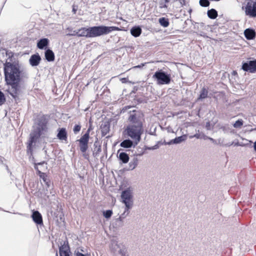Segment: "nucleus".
<instances>
[{
	"instance_id": "6e6552de",
	"label": "nucleus",
	"mask_w": 256,
	"mask_h": 256,
	"mask_svg": "<svg viewBox=\"0 0 256 256\" xmlns=\"http://www.w3.org/2000/svg\"><path fill=\"white\" fill-rule=\"evenodd\" d=\"M242 70L245 72H250V73L256 72V60L254 59L243 62L242 64Z\"/></svg>"
},
{
	"instance_id": "20e7f679",
	"label": "nucleus",
	"mask_w": 256,
	"mask_h": 256,
	"mask_svg": "<svg viewBox=\"0 0 256 256\" xmlns=\"http://www.w3.org/2000/svg\"><path fill=\"white\" fill-rule=\"evenodd\" d=\"M143 126L142 122L138 124H128L124 130V132L132 140L136 141V144L139 143L141 140V136L143 134Z\"/></svg>"
},
{
	"instance_id": "a878e982",
	"label": "nucleus",
	"mask_w": 256,
	"mask_h": 256,
	"mask_svg": "<svg viewBox=\"0 0 256 256\" xmlns=\"http://www.w3.org/2000/svg\"><path fill=\"white\" fill-rule=\"evenodd\" d=\"M138 160L136 158H134L129 163V168L128 169V170H133L134 169L136 166H138Z\"/></svg>"
},
{
	"instance_id": "412c9836",
	"label": "nucleus",
	"mask_w": 256,
	"mask_h": 256,
	"mask_svg": "<svg viewBox=\"0 0 256 256\" xmlns=\"http://www.w3.org/2000/svg\"><path fill=\"white\" fill-rule=\"evenodd\" d=\"M208 92L206 88L203 87L200 92V95L198 98V100H202L208 97Z\"/></svg>"
},
{
	"instance_id": "4d7b16f0",
	"label": "nucleus",
	"mask_w": 256,
	"mask_h": 256,
	"mask_svg": "<svg viewBox=\"0 0 256 256\" xmlns=\"http://www.w3.org/2000/svg\"><path fill=\"white\" fill-rule=\"evenodd\" d=\"M121 218H122V216H120V218H118V219L120 220H121Z\"/></svg>"
},
{
	"instance_id": "e433bc0d",
	"label": "nucleus",
	"mask_w": 256,
	"mask_h": 256,
	"mask_svg": "<svg viewBox=\"0 0 256 256\" xmlns=\"http://www.w3.org/2000/svg\"><path fill=\"white\" fill-rule=\"evenodd\" d=\"M206 128L207 130H211L210 122H206Z\"/></svg>"
},
{
	"instance_id": "5701e85b",
	"label": "nucleus",
	"mask_w": 256,
	"mask_h": 256,
	"mask_svg": "<svg viewBox=\"0 0 256 256\" xmlns=\"http://www.w3.org/2000/svg\"><path fill=\"white\" fill-rule=\"evenodd\" d=\"M207 15L208 17L210 19H216L218 16V12L214 8H211L207 12Z\"/></svg>"
},
{
	"instance_id": "a18cd8bd",
	"label": "nucleus",
	"mask_w": 256,
	"mask_h": 256,
	"mask_svg": "<svg viewBox=\"0 0 256 256\" xmlns=\"http://www.w3.org/2000/svg\"><path fill=\"white\" fill-rule=\"evenodd\" d=\"M132 107L131 106H125L124 108H123V110H126L128 109H130L131 108H132Z\"/></svg>"
},
{
	"instance_id": "aec40b11",
	"label": "nucleus",
	"mask_w": 256,
	"mask_h": 256,
	"mask_svg": "<svg viewBox=\"0 0 256 256\" xmlns=\"http://www.w3.org/2000/svg\"><path fill=\"white\" fill-rule=\"evenodd\" d=\"M142 30L140 26H134L130 29L131 34L135 38L139 36L142 34Z\"/></svg>"
},
{
	"instance_id": "4c0bfd02",
	"label": "nucleus",
	"mask_w": 256,
	"mask_h": 256,
	"mask_svg": "<svg viewBox=\"0 0 256 256\" xmlns=\"http://www.w3.org/2000/svg\"><path fill=\"white\" fill-rule=\"evenodd\" d=\"M37 174L39 176L40 178H42V176H44L46 174L44 172H42L39 170H36Z\"/></svg>"
},
{
	"instance_id": "3c124183",
	"label": "nucleus",
	"mask_w": 256,
	"mask_h": 256,
	"mask_svg": "<svg viewBox=\"0 0 256 256\" xmlns=\"http://www.w3.org/2000/svg\"><path fill=\"white\" fill-rule=\"evenodd\" d=\"M100 150H101V148H100V147H99V148H98V152H100Z\"/></svg>"
},
{
	"instance_id": "ddd939ff",
	"label": "nucleus",
	"mask_w": 256,
	"mask_h": 256,
	"mask_svg": "<svg viewBox=\"0 0 256 256\" xmlns=\"http://www.w3.org/2000/svg\"><path fill=\"white\" fill-rule=\"evenodd\" d=\"M136 141L131 140L129 138L126 139L122 142L120 144V146L122 148H135L138 143L136 144Z\"/></svg>"
},
{
	"instance_id": "0eeeda50",
	"label": "nucleus",
	"mask_w": 256,
	"mask_h": 256,
	"mask_svg": "<svg viewBox=\"0 0 256 256\" xmlns=\"http://www.w3.org/2000/svg\"><path fill=\"white\" fill-rule=\"evenodd\" d=\"M90 128H88L86 132L78 140L79 142L80 150L82 153H85L88 149Z\"/></svg>"
},
{
	"instance_id": "bb28decb",
	"label": "nucleus",
	"mask_w": 256,
	"mask_h": 256,
	"mask_svg": "<svg viewBox=\"0 0 256 256\" xmlns=\"http://www.w3.org/2000/svg\"><path fill=\"white\" fill-rule=\"evenodd\" d=\"M40 178L42 180L43 182L46 186V188H49L50 186V181L48 178L47 175L45 174L44 176H42V178ZM46 190H48V189H46Z\"/></svg>"
},
{
	"instance_id": "1a4fd4ad",
	"label": "nucleus",
	"mask_w": 256,
	"mask_h": 256,
	"mask_svg": "<svg viewBox=\"0 0 256 256\" xmlns=\"http://www.w3.org/2000/svg\"><path fill=\"white\" fill-rule=\"evenodd\" d=\"M245 13L250 18H256V1L248 2L245 7Z\"/></svg>"
},
{
	"instance_id": "ea45409f",
	"label": "nucleus",
	"mask_w": 256,
	"mask_h": 256,
	"mask_svg": "<svg viewBox=\"0 0 256 256\" xmlns=\"http://www.w3.org/2000/svg\"><path fill=\"white\" fill-rule=\"evenodd\" d=\"M158 148V144H156L155 146H153L149 148L148 149V150H156V149Z\"/></svg>"
},
{
	"instance_id": "6ab92c4d",
	"label": "nucleus",
	"mask_w": 256,
	"mask_h": 256,
	"mask_svg": "<svg viewBox=\"0 0 256 256\" xmlns=\"http://www.w3.org/2000/svg\"><path fill=\"white\" fill-rule=\"evenodd\" d=\"M44 56L46 60L49 62H53L55 59L54 52L50 48L46 50L44 52Z\"/></svg>"
},
{
	"instance_id": "9d476101",
	"label": "nucleus",
	"mask_w": 256,
	"mask_h": 256,
	"mask_svg": "<svg viewBox=\"0 0 256 256\" xmlns=\"http://www.w3.org/2000/svg\"><path fill=\"white\" fill-rule=\"evenodd\" d=\"M70 248L67 240L64 241L63 244L59 246L60 256H70ZM56 256H58V252L56 253Z\"/></svg>"
},
{
	"instance_id": "13d9d810",
	"label": "nucleus",
	"mask_w": 256,
	"mask_h": 256,
	"mask_svg": "<svg viewBox=\"0 0 256 256\" xmlns=\"http://www.w3.org/2000/svg\"><path fill=\"white\" fill-rule=\"evenodd\" d=\"M254 130H256V128H255Z\"/></svg>"
},
{
	"instance_id": "c9c22d12",
	"label": "nucleus",
	"mask_w": 256,
	"mask_h": 256,
	"mask_svg": "<svg viewBox=\"0 0 256 256\" xmlns=\"http://www.w3.org/2000/svg\"><path fill=\"white\" fill-rule=\"evenodd\" d=\"M167 3H166L164 2V3H163V2H160V8H168V5L166 4Z\"/></svg>"
},
{
	"instance_id": "79ce46f5",
	"label": "nucleus",
	"mask_w": 256,
	"mask_h": 256,
	"mask_svg": "<svg viewBox=\"0 0 256 256\" xmlns=\"http://www.w3.org/2000/svg\"><path fill=\"white\" fill-rule=\"evenodd\" d=\"M36 164H38V166H42L44 164H47L44 161H43L42 162H38V163H36Z\"/></svg>"
},
{
	"instance_id": "f257e3e1",
	"label": "nucleus",
	"mask_w": 256,
	"mask_h": 256,
	"mask_svg": "<svg viewBox=\"0 0 256 256\" xmlns=\"http://www.w3.org/2000/svg\"><path fill=\"white\" fill-rule=\"evenodd\" d=\"M8 58L4 64L5 82L8 88L5 90L14 98H18L20 90V82L28 74L24 70L19 61L13 56L11 52H6Z\"/></svg>"
},
{
	"instance_id": "2f4dec72",
	"label": "nucleus",
	"mask_w": 256,
	"mask_h": 256,
	"mask_svg": "<svg viewBox=\"0 0 256 256\" xmlns=\"http://www.w3.org/2000/svg\"><path fill=\"white\" fill-rule=\"evenodd\" d=\"M243 124V120L241 119L237 120L233 124L235 128H238L242 126Z\"/></svg>"
},
{
	"instance_id": "5fc2aeb1",
	"label": "nucleus",
	"mask_w": 256,
	"mask_h": 256,
	"mask_svg": "<svg viewBox=\"0 0 256 256\" xmlns=\"http://www.w3.org/2000/svg\"><path fill=\"white\" fill-rule=\"evenodd\" d=\"M80 250L81 252H84V250H82V248H80Z\"/></svg>"
},
{
	"instance_id": "72a5a7b5",
	"label": "nucleus",
	"mask_w": 256,
	"mask_h": 256,
	"mask_svg": "<svg viewBox=\"0 0 256 256\" xmlns=\"http://www.w3.org/2000/svg\"><path fill=\"white\" fill-rule=\"evenodd\" d=\"M74 256H90V254H84L82 252H80L79 250L74 251Z\"/></svg>"
},
{
	"instance_id": "9b49d317",
	"label": "nucleus",
	"mask_w": 256,
	"mask_h": 256,
	"mask_svg": "<svg viewBox=\"0 0 256 256\" xmlns=\"http://www.w3.org/2000/svg\"><path fill=\"white\" fill-rule=\"evenodd\" d=\"M140 112L135 110L130 111V116L128 118V121L132 124H138V122H142L139 118Z\"/></svg>"
},
{
	"instance_id": "39448f33",
	"label": "nucleus",
	"mask_w": 256,
	"mask_h": 256,
	"mask_svg": "<svg viewBox=\"0 0 256 256\" xmlns=\"http://www.w3.org/2000/svg\"><path fill=\"white\" fill-rule=\"evenodd\" d=\"M152 78L158 85L168 84L172 80L171 75L162 69H158L152 76Z\"/></svg>"
},
{
	"instance_id": "c03bdc74",
	"label": "nucleus",
	"mask_w": 256,
	"mask_h": 256,
	"mask_svg": "<svg viewBox=\"0 0 256 256\" xmlns=\"http://www.w3.org/2000/svg\"><path fill=\"white\" fill-rule=\"evenodd\" d=\"M207 140H210L211 142H216L215 140H214V138H210L209 136H208V138Z\"/></svg>"
},
{
	"instance_id": "a19ab883",
	"label": "nucleus",
	"mask_w": 256,
	"mask_h": 256,
	"mask_svg": "<svg viewBox=\"0 0 256 256\" xmlns=\"http://www.w3.org/2000/svg\"><path fill=\"white\" fill-rule=\"evenodd\" d=\"M145 64H146V63L145 64H141L138 65V66H134V68H142V66H144Z\"/></svg>"
},
{
	"instance_id": "603ef678",
	"label": "nucleus",
	"mask_w": 256,
	"mask_h": 256,
	"mask_svg": "<svg viewBox=\"0 0 256 256\" xmlns=\"http://www.w3.org/2000/svg\"><path fill=\"white\" fill-rule=\"evenodd\" d=\"M76 10L74 8H72V11L74 12V13H76Z\"/></svg>"
},
{
	"instance_id": "c756f323",
	"label": "nucleus",
	"mask_w": 256,
	"mask_h": 256,
	"mask_svg": "<svg viewBox=\"0 0 256 256\" xmlns=\"http://www.w3.org/2000/svg\"><path fill=\"white\" fill-rule=\"evenodd\" d=\"M199 4L202 7H208L210 6V2L208 0H200Z\"/></svg>"
},
{
	"instance_id": "f704fd0d",
	"label": "nucleus",
	"mask_w": 256,
	"mask_h": 256,
	"mask_svg": "<svg viewBox=\"0 0 256 256\" xmlns=\"http://www.w3.org/2000/svg\"><path fill=\"white\" fill-rule=\"evenodd\" d=\"M78 30H74L71 34H68L67 36H78Z\"/></svg>"
},
{
	"instance_id": "a211bd4d",
	"label": "nucleus",
	"mask_w": 256,
	"mask_h": 256,
	"mask_svg": "<svg viewBox=\"0 0 256 256\" xmlns=\"http://www.w3.org/2000/svg\"><path fill=\"white\" fill-rule=\"evenodd\" d=\"M187 136L184 134L182 136L176 137L174 139L170 140L166 143L167 144L170 145L172 144H179L186 140Z\"/></svg>"
},
{
	"instance_id": "4be33fe9",
	"label": "nucleus",
	"mask_w": 256,
	"mask_h": 256,
	"mask_svg": "<svg viewBox=\"0 0 256 256\" xmlns=\"http://www.w3.org/2000/svg\"><path fill=\"white\" fill-rule=\"evenodd\" d=\"M118 158L124 164L128 162L130 158L128 154L125 152H121L119 154Z\"/></svg>"
},
{
	"instance_id": "cd10ccee",
	"label": "nucleus",
	"mask_w": 256,
	"mask_h": 256,
	"mask_svg": "<svg viewBox=\"0 0 256 256\" xmlns=\"http://www.w3.org/2000/svg\"><path fill=\"white\" fill-rule=\"evenodd\" d=\"M192 137H195L196 138L204 139V140H206L208 138V136H206L203 133L196 134L194 136H190V138Z\"/></svg>"
},
{
	"instance_id": "f8f14e48",
	"label": "nucleus",
	"mask_w": 256,
	"mask_h": 256,
	"mask_svg": "<svg viewBox=\"0 0 256 256\" xmlns=\"http://www.w3.org/2000/svg\"><path fill=\"white\" fill-rule=\"evenodd\" d=\"M31 217L36 224L40 226L43 224L42 216L38 211L34 210Z\"/></svg>"
},
{
	"instance_id": "dca6fc26",
	"label": "nucleus",
	"mask_w": 256,
	"mask_h": 256,
	"mask_svg": "<svg viewBox=\"0 0 256 256\" xmlns=\"http://www.w3.org/2000/svg\"><path fill=\"white\" fill-rule=\"evenodd\" d=\"M50 43V40L48 38H42L37 42V47L40 50H46Z\"/></svg>"
},
{
	"instance_id": "473e14b6",
	"label": "nucleus",
	"mask_w": 256,
	"mask_h": 256,
	"mask_svg": "<svg viewBox=\"0 0 256 256\" xmlns=\"http://www.w3.org/2000/svg\"><path fill=\"white\" fill-rule=\"evenodd\" d=\"M80 128H81V126L80 124H76L74 126V128H73L74 132L75 134H76L80 131Z\"/></svg>"
},
{
	"instance_id": "b1692460",
	"label": "nucleus",
	"mask_w": 256,
	"mask_h": 256,
	"mask_svg": "<svg viewBox=\"0 0 256 256\" xmlns=\"http://www.w3.org/2000/svg\"><path fill=\"white\" fill-rule=\"evenodd\" d=\"M158 22L160 25L164 28H167L170 24L168 19L164 17L160 18Z\"/></svg>"
},
{
	"instance_id": "37998d69",
	"label": "nucleus",
	"mask_w": 256,
	"mask_h": 256,
	"mask_svg": "<svg viewBox=\"0 0 256 256\" xmlns=\"http://www.w3.org/2000/svg\"><path fill=\"white\" fill-rule=\"evenodd\" d=\"M82 154H83V156H84V157L85 158H86V159H88V154H87L86 153V152H85V153H82Z\"/></svg>"
},
{
	"instance_id": "f03ea898",
	"label": "nucleus",
	"mask_w": 256,
	"mask_h": 256,
	"mask_svg": "<svg viewBox=\"0 0 256 256\" xmlns=\"http://www.w3.org/2000/svg\"><path fill=\"white\" fill-rule=\"evenodd\" d=\"M48 118L46 116L42 115L38 118L32 130L28 142V152H32V147L38 139L43 137L48 131Z\"/></svg>"
},
{
	"instance_id": "de8ad7c7",
	"label": "nucleus",
	"mask_w": 256,
	"mask_h": 256,
	"mask_svg": "<svg viewBox=\"0 0 256 256\" xmlns=\"http://www.w3.org/2000/svg\"><path fill=\"white\" fill-rule=\"evenodd\" d=\"M3 158H4L3 157L0 156V164H3V160H2Z\"/></svg>"
},
{
	"instance_id": "4468645a",
	"label": "nucleus",
	"mask_w": 256,
	"mask_h": 256,
	"mask_svg": "<svg viewBox=\"0 0 256 256\" xmlns=\"http://www.w3.org/2000/svg\"><path fill=\"white\" fill-rule=\"evenodd\" d=\"M41 60V58L38 54L32 55L29 59V63L32 66H38Z\"/></svg>"
},
{
	"instance_id": "864d4df0",
	"label": "nucleus",
	"mask_w": 256,
	"mask_h": 256,
	"mask_svg": "<svg viewBox=\"0 0 256 256\" xmlns=\"http://www.w3.org/2000/svg\"><path fill=\"white\" fill-rule=\"evenodd\" d=\"M234 146H240V144H239L238 142H237V143H236V144H234Z\"/></svg>"
},
{
	"instance_id": "393cba45",
	"label": "nucleus",
	"mask_w": 256,
	"mask_h": 256,
	"mask_svg": "<svg viewBox=\"0 0 256 256\" xmlns=\"http://www.w3.org/2000/svg\"><path fill=\"white\" fill-rule=\"evenodd\" d=\"M110 132V125L108 124H102L101 126V132L103 136L106 135Z\"/></svg>"
},
{
	"instance_id": "7ed1b4c3",
	"label": "nucleus",
	"mask_w": 256,
	"mask_h": 256,
	"mask_svg": "<svg viewBox=\"0 0 256 256\" xmlns=\"http://www.w3.org/2000/svg\"><path fill=\"white\" fill-rule=\"evenodd\" d=\"M115 30H120V28L118 26H108L104 25L94 26L88 28L82 27L78 30V37L96 38L108 34Z\"/></svg>"
},
{
	"instance_id": "49530a36",
	"label": "nucleus",
	"mask_w": 256,
	"mask_h": 256,
	"mask_svg": "<svg viewBox=\"0 0 256 256\" xmlns=\"http://www.w3.org/2000/svg\"><path fill=\"white\" fill-rule=\"evenodd\" d=\"M38 164H36V163H35L34 164V169L36 170H38Z\"/></svg>"
},
{
	"instance_id": "2eb2a0df",
	"label": "nucleus",
	"mask_w": 256,
	"mask_h": 256,
	"mask_svg": "<svg viewBox=\"0 0 256 256\" xmlns=\"http://www.w3.org/2000/svg\"><path fill=\"white\" fill-rule=\"evenodd\" d=\"M244 35L248 40H254L256 36V32L252 28H248L244 30Z\"/></svg>"
},
{
	"instance_id": "c85d7f7f",
	"label": "nucleus",
	"mask_w": 256,
	"mask_h": 256,
	"mask_svg": "<svg viewBox=\"0 0 256 256\" xmlns=\"http://www.w3.org/2000/svg\"><path fill=\"white\" fill-rule=\"evenodd\" d=\"M112 214V211L110 210H106L103 212V216L106 218H110Z\"/></svg>"
},
{
	"instance_id": "09e8293b",
	"label": "nucleus",
	"mask_w": 256,
	"mask_h": 256,
	"mask_svg": "<svg viewBox=\"0 0 256 256\" xmlns=\"http://www.w3.org/2000/svg\"><path fill=\"white\" fill-rule=\"evenodd\" d=\"M254 150L256 152V140L255 141V142L254 144Z\"/></svg>"
},
{
	"instance_id": "8fccbe9b",
	"label": "nucleus",
	"mask_w": 256,
	"mask_h": 256,
	"mask_svg": "<svg viewBox=\"0 0 256 256\" xmlns=\"http://www.w3.org/2000/svg\"><path fill=\"white\" fill-rule=\"evenodd\" d=\"M166 3H168L171 0H164ZM177 1V0H174V2Z\"/></svg>"
},
{
	"instance_id": "f3484780",
	"label": "nucleus",
	"mask_w": 256,
	"mask_h": 256,
	"mask_svg": "<svg viewBox=\"0 0 256 256\" xmlns=\"http://www.w3.org/2000/svg\"><path fill=\"white\" fill-rule=\"evenodd\" d=\"M58 138L60 140H66L68 138V134L66 129L64 128H58L56 135Z\"/></svg>"
},
{
	"instance_id": "423d86ee",
	"label": "nucleus",
	"mask_w": 256,
	"mask_h": 256,
	"mask_svg": "<svg viewBox=\"0 0 256 256\" xmlns=\"http://www.w3.org/2000/svg\"><path fill=\"white\" fill-rule=\"evenodd\" d=\"M121 198L122 202L124 204L126 207L125 210L122 216H124L126 212H127L126 214L127 215L133 204L132 190L130 188H127L122 192Z\"/></svg>"
},
{
	"instance_id": "7c9ffc66",
	"label": "nucleus",
	"mask_w": 256,
	"mask_h": 256,
	"mask_svg": "<svg viewBox=\"0 0 256 256\" xmlns=\"http://www.w3.org/2000/svg\"><path fill=\"white\" fill-rule=\"evenodd\" d=\"M6 101L4 94L0 90V106L3 104Z\"/></svg>"
},
{
	"instance_id": "6e6d98bb",
	"label": "nucleus",
	"mask_w": 256,
	"mask_h": 256,
	"mask_svg": "<svg viewBox=\"0 0 256 256\" xmlns=\"http://www.w3.org/2000/svg\"><path fill=\"white\" fill-rule=\"evenodd\" d=\"M96 154H97V153H96H96L94 152V155H96Z\"/></svg>"
},
{
	"instance_id": "58836bf2",
	"label": "nucleus",
	"mask_w": 256,
	"mask_h": 256,
	"mask_svg": "<svg viewBox=\"0 0 256 256\" xmlns=\"http://www.w3.org/2000/svg\"><path fill=\"white\" fill-rule=\"evenodd\" d=\"M177 1H178L180 2V6H183L186 4L185 0H177Z\"/></svg>"
}]
</instances>
